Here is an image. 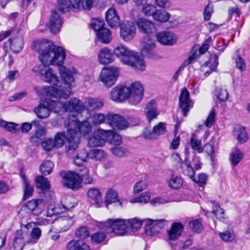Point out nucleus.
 Returning a JSON list of instances; mask_svg holds the SVG:
<instances>
[{
    "label": "nucleus",
    "mask_w": 250,
    "mask_h": 250,
    "mask_svg": "<svg viewBox=\"0 0 250 250\" xmlns=\"http://www.w3.org/2000/svg\"><path fill=\"white\" fill-rule=\"evenodd\" d=\"M74 222L72 217L62 216L58 217L55 221L57 230L60 232H64L69 229Z\"/></svg>",
    "instance_id": "19"
},
{
    "label": "nucleus",
    "mask_w": 250,
    "mask_h": 250,
    "mask_svg": "<svg viewBox=\"0 0 250 250\" xmlns=\"http://www.w3.org/2000/svg\"><path fill=\"white\" fill-rule=\"evenodd\" d=\"M42 235V230L38 227H35L32 229L30 233L31 240L28 241L29 243L34 244L37 243Z\"/></svg>",
    "instance_id": "53"
},
{
    "label": "nucleus",
    "mask_w": 250,
    "mask_h": 250,
    "mask_svg": "<svg viewBox=\"0 0 250 250\" xmlns=\"http://www.w3.org/2000/svg\"><path fill=\"white\" fill-rule=\"evenodd\" d=\"M34 112L37 116L41 119L48 118L50 114V110L47 105V101L44 104H40L37 107L34 109Z\"/></svg>",
    "instance_id": "28"
},
{
    "label": "nucleus",
    "mask_w": 250,
    "mask_h": 250,
    "mask_svg": "<svg viewBox=\"0 0 250 250\" xmlns=\"http://www.w3.org/2000/svg\"><path fill=\"white\" fill-rule=\"evenodd\" d=\"M89 157V152L85 149H83L79 152L74 158V163L77 166H81L85 163Z\"/></svg>",
    "instance_id": "39"
},
{
    "label": "nucleus",
    "mask_w": 250,
    "mask_h": 250,
    "mask_svg": "<svg viewBox=\"0 0 250 250\" xmlns=\"http://www.w3.org/2000/svg\"><path fill=\"white\" fill-rule=\"evenodd\" d=\"M111 135L112 130L98 129L88 139V145L90 147L102 146Z\"/></svg>",
    "instance_id": "9"
},
{
    "label": "nucleus",
    "mask_w": 250,
    "mask_h": 250,
    "mask_svg": "<svg viewBox=\"0 0 250 250\" xmlns=\"http://www.w3.org/2000/svg\"><path fill=\"white\" fill-rule=\"evenodd\" d=\"M183 184V180L180 175L172 173L167 181L168 186L172 189L180 188Z\"/></svg>",
    "instance_id": "29"
},
{
    "label": "nucleus",
    "mask_w": 250,
    "mask_h": 250,
    "mask_svg": "<svg viewBox=\"0 0 250 250\" xmlns=\"http://www.w3.org/2000/svg\"><path fill=\"white\" fill-rule=\"evenodd\" d=\"M66 136L67 133L65 134L62 132H58L56 134L54 140H53L56 148H60L63 145L65 138L67 141Z\"/></svg>",
    "instance_id": "50"
},
{
    "label": "nucleus",
    "mask_w": 250,
    "mask_h": 250,
    "mask_svg": "<svg viewBox=\"0 0 250 250\" xmlns=\"http://www.w3.org/2000/svg\"><path fill=\"white\" fill-rule=\"evenodd\" d=\"M105 238V235L102 232H98L93 234L91 236V241L95 243H100L103 242Z\"/></svg>",
    "instance_id": "61"
},
{
    "label": "nucleus",
    "mask_w": 250,
    "mask_h": 250,
    "mask_svg": "<svg viewBox=\"0 0 250 250\" xmlns=\"http://www.w3.org/2000/svg\"><path fill=\"white\" fill-rule=\"evenodd\" d=\"M132 57L133 58L131 57L126 64L134 68L135 69L144 71L146 69V65L143 58L138 53L136 52H134Z\"/></svg>",
    "instance_id": "26"
},
{
    "label": "nucleus",
    "mask_w": 250,
    "mask_h": 250,
    "mask_svg": "<svg viewBox=\"0 0 250 250\" xmlns=\"http://www.w3.org/2000/svg\"><path fill=\"white\" fill-rule=\"evenodd\" d=\"M98 62L101 64H107L113 62L114 55L107 47L101 49L97 55Z\"/></svg>",
    "instance_id": "25"
},
{
    "label": "nucleus",
    "mask_w": 250,
    "mask_h": 250,
    "mask_svg": "<svg viewBox=\"0 0 250 250\" xmlns=\"http://www.w3.org/2000/svg\"><path fill=\"white\" fill-rule=\"evenodd\" d=\"M126 219H109L103 223V229L108 233L114 232L116 235H126L129 231V227Z\"/></svg>",
    "instance_id": "6"
},
{
    "label": "nucleus",
    "mask_w": 250,
    "mask_h": 250,
    "mask_svg": "<svg viewBox=\"0 0 250 250\" xmlns=\"http://www.w3.org/2000/svg\"><path fill=\"white\" fill-rule=\"evenodd\" d=\"M105 19L108 25L112 28H118L121 25L119 16L114 8H110L106 11Z\"/></svg>",
    "instance_id": "24"
},
{
    "label": "nucleus",
    "mask_w": 250,
    "mask_h": 250,
    "mask_svg": "<svg viewBox=\"0 0 250 250\" xmlns=\"http://www.w3.org/2000/svg\"><path fill=\"white\" fill-rule=\"evenodd\" d=\"M234 135L236 137L237 140L240 144L246 142L249 136L247 133L245 128L241 126H238L235 128Z\"/></svg>",
    "instance_id": "36"
},
{
    "label": "nucleus",
    "mask_w": 250,
    "mask_h": 250,
    "mask_svg": "<svg viewBox=\"0 0 250 250\" xmlns=\"http://www.w3.org/2000/svg\"><path fill=\"white\" fill-rule=\"evenodd\" d=\"M183 229L184 226L181 223H173L170 229L167 231V239L169 242L171 243L178 239L181 236Z\"/></svg>",
    "instance_id": "22"
},
{
    "label": "nucleus",
    "mask_w": 250,
    "mask_h": 250,
    "mask_svg": "<svg viewBox=\"0 0 250 250\" xmlns=\"http://www.w3.org/2000/svg\"><path fill=\"white\" fill-rule=\"evenodd\" d=\"M143 92L141 83L135 82L129 86L121 85L113 88L110 93V98L113 101L122 103L129 98V103L136 105L142 100Z\"/></svg>",
    "instance_id": "4"
},
{
    "label": "nucleus",
    "mask_w": 250,
    "mask_h": 250,
    "mask_svg": "<svg viewBox=\"0 0 250 250\" xmlns=\"http://www.w3.org/2000/svg\"><path fill=\"white\" fill-rule=\"evenodd\" d=\"M136 33V26L132 21H127L120 26V36L125 42L132 40L135 37Z\"/></svg>",
    "instance_id": "12"
},
{
    "label": "nucleus",
    "mask_w": 250,
    "mask_h": 250,
    "mask_svg": "<svg viewBox=\"0 0 250 250\" xmlns=\"http://www.w3.org/2000/svg\"><path fill=\"white\" fill-rule=\"evenodd\" d=\"M126 224L129 227V230L136 231L139 229L142 225L143 221L137 218H133L126 220Z\"/></svg>",
    "instance_id": "43"
},
{
    "label": "nucleus",
    "mask_w": 250,
    "mask_h": 250,
    "mask_svg": "<svg viewBox=\"0 0 250 250\" xmlns=\"http://www.w3.org/2000/svg\"><path fill=\"white\" fill-rule=\"evenodd\" d=\"M33 48L39 53V59L45 64L59 65L65 58V51L62 47H56L46 39L34 41Z\"/></svg>",
    "instance_id": "3"
},
{
    "label": "nucleus",
    "mask_w": 250,
    "mask_h": 250,
    "mask_svg": "<svg viewBox=\"0 0 250 250\" xmlns=\"http://www.w3.org/2000/svg\"><path fill=\"white\" fill-rule=\"evenodd\" d=\"M152 130L156 139L159 136L166 132V125L163 123H159L153 127Z\"/></svg>",
    "instance_id": "55"
},
{
    "label": "nucleus",
    "mask_w": 250,
    "mask_h": 250,
    "mask_svg": "<svg viewBox=\"0 0 250 250\" xmlns=\"http://www.w3.org/2000/svg\"><path fill=\"white\" fill-rule=\"evenodd\" d=\"M9 42L10 44V49L13 52L17 53L22 49L23 42L21 37H18L12 39H10Z\"/></svg>",
    "instance_id": "35"
},
{
    "label": "nucleus",
    "mask_w": 250,
    "mask_h": 250,
    "mask_svg": "<svg viewBox=\"0 0 250 250\" xmlns=\"http://www.w3.org/2000/svg\"><path fill=\"white\" fill-rule=\"evenodd\" d=\"M21 176L24 185V196L25 198H27L32 194L34 191V188L30 185L24 174H22Z\"/></svg>",
    "instance_id": "44"
},
{
    "label": "nucleus",
    "mask_w": 250,
    "mask_h": 250,
    "mask_svg": "<svg viewBox=\"0 0 250 250\" xmlns=\"http://www.w3.org/2000/svg\"><path fill=\"white\" fill-rule=\"evenodd\" d=\"M65 250H90V247L83 241L73 239L67 243Z\"/></svg>",
    "instance_id": "27"
},
{
    "label": "nucleus",
    "mask_w": 250,
    "mask_h": 250,
    "mask_svg": "<svg viewBox=\"0 0 250 250\" xmlns=\"http://www.w3.org/2000/svg\"><path fill=\"white\" fill-rule=\"evenodd\" d=\"M136 24L139 31L148 36L155 31L154 23L146 19L140 18L138 19Z\"/></svg>",
    "instance_id": "20"
},
{
    "label": "nucleus",
    "mask_w": 250,
    "mask_h": 250,
    "mask_svg": "<svg viewBox=\"0 0 250 250\" xmlns=\"http://www.w3.org/2000/svg\"><path fill=\"white\" fill-rule=\"evenodd\" d=\"M62 21L59 14L56 11H52L48 23L46 24V27L50 32L53 34H57L62 26Z\"/></svg>",
    "instance_id": "14"
},
{
    "label": "nucleus",
    "mask_w": 250,
    "mask_h": 250,
    "mask_svg": "<svg viewBox=\"0 0 250 250\" xmlns=\"http://www.w3.org/2000/svg\"><path fill=\"white\" fill-rule=\"evenodd\" d=\"M54 167V164L50 161H44L41 165L40 171L44 175L50 174Z\"/></svg>",
    "instance_id": "48"
},
{
    "label": "nucleus",
    "mask_w": 250,
    "mask_h": 250,
    "mask_svg": "<svg viewBox=\"0 0 250 250\" xmlns=\"http://www.w3.org/2000/svg\"><path fill=\"white\" fill-rule=\"evenodd\" d=\"M215 95L220 101H226L229 98V93L227 89L222 87H218L216 89Z\"/></svg>",
    "instance_id": "52"
},
{
    "label": "nucleus",
    "mask_w": 250,
    "mask_h": 250,
    "mask_svg": "<svg viewBox=\"0 0 250 250\" xmlns=\"http://www.w3.org/2000/svg\"><path fill=\"white\" fill-rule=\"evenodd\" d=\"M189 226L193 231L199 233L203 230V226L199 219L192 220L189 223Z\"/></svg>",
    "instance_id": "56"
},
{
    "label": "nucleus",
    "mask_w": 250,
    "mask_h": 250,
    "mask_svg": "<svg viewBox=\"0 0 250 250\" xmlns=\"http://www.w3.org/2000/svg\"><path fill=\"white\" fill-rule=\"evenodd\" d=\"M212 213L218 219L221 220L224 219V210L219 206L215 205L213 207Z\"/></svg>",
    "instance_id": "64"
},
{
    "label": "nucleus",
    "mask_w": 250,
    "mask_h": 250,
    "mask_svg": "<svg viewBox=\"0 0 250 250\" xmlns=\"http://www.w3.org/2000/svg\"><path fill=\"white\" fill-rule=\"evenodd\" d=\"M64 104L65 112L80 113L85 108L83 102L77 98H72Z\"/></svg>",
    "instance_id": "16"
},
{
    "label": "nucleus",
    "mask_w": 250,
    "mask_h": 250,
    "mask_svg": "<svg viewBox=\"0 0 250 250\" xmlns=\"http://www.w3.org/2000/svg\"><path fill=\"white\" fill-rule=\"evenodd\" d=\"M243 157V153L242 152L236 148L230 154V161L232 165L233 166H236L237 165L239 162L241 161Z\"/></svg>",
    "instance_id": "46"
},
{
    "label": "nucleus",
    "mask_w": 250,
    "mask_h": 250,
    "mask_svg": "<svg viewBox=\"0 0 250 250\" xmlns=\"http://www.w3.org/2000/svg\"><path fill=\"white\" fill-rule=\"evenodd\" d=\"M215 110L212 108L205 122V125L207 127H210L212 126L215 121Z\"/></svg>",
    "instance_id": "63"
},
{
    "label": "nucleus",
    "mask_w": 250,
    "mask_h": 250,
    "mask_svg": "<svg viewBox=\"0 0 250 250\" xmlns=\"http://www.w3.org/2000/svg\"><path fill=\"white\" fill-rule=\"evenodd\" d=\"M104 21L98 19H93L91 21V26L97 32L104 29Z\"/></svg>",
    "instance_id": "59"
},
{
    "label": "nucleus",
    "mask_w": 250,
    "mask_h": 250,
    "mask_svg": "<svg viewBox=\"0 0 250 250\" xmlns=\"http://www.w3.org/2000/svg\"><path fill=\"white\" fill-rule=\"evenodd\" d=\"M207 179L208 176L206 174L202 173L198 175L197 178H195L194 177L192 181L197 183L199 187L204 188L207 183Z\"/></svg>",
    "instance_id": "58"
},
{
    "label": "nucleus",
    "mask_w": 250,
    "mask_h": 250,
    "mask_svg": "<svg viewBox=\"0 0 250 250\" xmlns=\"http://www.w3.org/2000/svg\"><path fill=\"white\" fill-rule=\"evenodd\" d=\"M106 121L114 130H123L128 126V122L123 116L116 114H107Z\"/></svg>",
    "instance_id": "11"
},
{
    "label": "nucleus",
    "mask_w": 250,
    "mask_h": 250,
    "mask_svg": "<svg viewBox=\"0 0 250 250\" xmlns=\"http://www.w3.org/2000/svg\"><path fill=\"white\" fill-rule=\"evenodd\" d=\"M0 126L13 133H16L20 128L19 125L17 124L12 122L7 123L3 120H1L0 122Z\"/></svg>",
    "instance_id": "47"
},
{
    "label": "nucleus",
    "mask_w": 250,
    "mask_h": 250,
    "mask_svg": "<svg viewBox=\"0 0 250 250\" xmlns=\"http://www.w3.org/2000/svg\"><path fill=\"white\" fill-rule=\"evenodd\" d=\"M113 53L123 63L126 64L129 59L133 57L134 51L130 50L124 45H119L114 48Z\"/></svg>",
    "instance_id": "18"
},
{
    "label": "nucleus",
    "mask_w": 250,
    "mask_h": 250,
    "mask_svg": "<svg viewBox=\"0 0 250 250\" xmlns=\"http://www.w3.org/2000/svg\"><path fill=\"white\" fill-rule=\"evenodd\" d=\"M141 6H142L141 11L145 16L146 17L151 16L153 17V15H154L157 10V8L155 5L151 3H147L146 4L144 3Z\"/></svg>",
    "instance_id": "45"
},
{
    "label": "nucleus",
    "mask_w": 250,
    "mask_h": 250,
    "mask_svg": "<svg viewBox=\"0 0 250 250\" xmlns=\"http://www.w3.org/2000/svg\"><path fill=\"white\" fill-rule=\"evenodd\" d=\"M146 221L145 231L147 235L154 236L158 234L160 230L167 224V221L165 219H147L144 220Z\"/></svg>",
    "instance_id": "10"
},
{
    "label": "nucleus",
    "mask_w": 250,
    "mask_h": 250,
    "mask_svg": "<svg viewBox=\"0 0 250 250\" xmlns=\"http://www.w3.org/2000/svg\"><path fill=\"white\" fill-rule=\"evenodd\" d=\"M63 62L57 65L59 66V70L62 80L66 87L62 86L58 77L54 73L52 69L48 65L42 63L34 66L33 71L39 75L41 78L46 82L53 85L52 86H44L42 89L35 87V90L39 96L45 95L47 97H53L55 98L66 99L71 94V87L74 85L75 79L74 75L76 73V70L74 68L68 69L62 65Z\"/></svg>",
    "instance_id": "1"
},
{
    "label": "nucleus",
    "mask_w": 250,
    "mask_h": 250,
    "mask_svg": "<svg viewBox=\"0 0 250 250\" xmlns=\"http://www.w3.org/2000/svg\"><path fill=\"white\" fill-rule=\"evenodd\" d=\"M37 187L42 190L48 189L50 188V185L46 178L42 176H38L35 178Z\"/></svg>",
    "instance_id": "42"
},
{
    "label": "nucleus",
    "mask_w": 250,
    "mask_h": 250,
    "mask_svg": "<svg viewBox=\"0 0 250 250\" xmlns=\"http://www.w3.org/2000/svg\"><path fill=\"white\" fill-rule=\"evenodd\" d=\"M190 145L194 150L197 151L198 153H201L203 151L201 141L197 139L195 132L192 134L191 136Z\"/></svg>",
    "instance_id": "40"
},
{
    "label": "nucleus",
    "mask_w": 250,
    "mask_h": 250,
    "mask_svg": "<svg viewBox=\"0 0 250 250\" xmlns=\"http://www.w3.org/2000/svg\"><path fill=\"white\" fill-rule=\"evenodd\" d=\"M118 194L115 190L110 189H108L106 193L104 204L105 207L108 208L109 204L114 203L118 201Z\"/></svg>",
    "instance_id": "41"
},
{
    "label": "nucleus",
    "mask_w": 250,
    "mask_h": 250,
    "mask_svg": "<svg viewBox=\"0 0 250 250\" xmlns=\"http://www.w3.org/2000/svg\"><path fill=\"white\" fill-rule=\"evenodd\" d=\"M77 204L76 199L74 197L69 196L65 198L63 204L62 205V207L64 210H66L75 207Z\"/></svg>",
    "instance_id": "54"
},
{
    "label": "nucleus",
    "mask_w": 250,
    "mask_h": 250,
    "mask_svg": "<svg viewBox=\"0 0 250 250\" xmlns=\"http://www.w3.org/2000/svg\"><path fill=\"white\" fill-rule=\"evenodd\" d=\"M89 122L80 123L73 114L69 115L64 122V125L67 128L66 138L68 146L66 148V153L70 155L79 147L80 135L85 136L91 131Z\"/></svg>",
    "instance_id": "2"
},
{
    "label": "nucleus",
    "mask_w": 250,
    "mask_h": 250,
    "mask_svg": "<svg viewBox=\"0 0 250 250\" xmlns=\"http://www.w3.org/2000/svg\"><path fill=\"white\" fill-rule=\"evenodd\" d=\"M219 235L222 240L225 242H231L235 238L234 234L229 231L220 232Z\"/></svg>",
    "instance_id": "60"
},
{
    "label": "nucleus",
    "mask_w": 250,
    "mask_h": 250,
    "mask_svg": "<svg viewBox=\"0 0 250 250\" xmlns=\"http://www.w3.org/2000/svg\"><path fill=\"white\" fill-rule=\"evenodd\" d=\"M88 120L93 125H99L106 120V116L102 113H95L91 114Z\"/></svg>",
    "instance_id": "33"
},
{
    "label": "nucleus",
    "mask_w": 250,
    "mask_h": 250,
    "mask_svg": "<svg viewBox=\"0 0 250 250\" xmlns=\"http://www.w3.org/2000/svg\"><path fill=\"white\" fill-rule=\"evenodd\" d=\"M47 105L50 111L55 113L65 112L64 104L57 101H47Z\"/></svg>",
    "instance_id": "32"
},
{
    "label": "nucleus",
    "mask_w": 250,
    "mask_h": 250,
    "mask_svg": "<svg viewBox=\"0 0 250 250\" xmlns=\"http://www.w3.org/2000/svg\"><path fill=\"white\" fill-rule=\"evenodd\" d=\"M87 195L88 201L96 208L102 207V198L101 193L97 188H91L88 190Z\"/></svg>",
    "instance_id": "23"
},
{
    "label": "nucleus",
    "mask_w": 250,
    "mask_h": 250,
    "mask_svg": "<svg viewBox=\"0 0 250 250\" xmlns=\"http://www.w3.org/2000/svg\"><path fill=\"white\" fill-rule=\"evenodd\" d=\"M155 47V43L152 41L149 36L145 38L142 42L141 53L149 58H154L155 53L154 49Z\"/></svg>",
    "instance_id": "21"
},
{
    "label": "nucleus",
    "mask_w": 250,
    "mask_h": 250,
    "mask_svg": "<svg viewBox=\"0 0 250 250\" xmlns=\"http://www.w3.org/2000/svg\"><path fill=\"white\" fill-rule=\"evenodd\" d=\"M155 37L157 41L164 45H171L175 44L177 41L175 35L170 31H165L158 33Z\"/></svg>",
    "instance_id": "17"
},
{
    "label": "nucleus",
    "mask_w": 250,
    "mask_h": 250,
    "mask_svg": "<svg viewBox=\"0 0 250 250\" xmlns=\"http://www.w3.org/2000/svg\"><path fill=\"white\" fill-rule=\"evenodd\" d=\"M119 75L120 69L117 67H105L101 71L99 80L102 82L104 86L110 87L114 84Z\"/></svg>",
    "instance_id": "8"
},
{
    "label": "nucleus",
    "mask_w": 250,
    "mask_h": 250,
    "mask_svg": "<svg viewBox=\"0 0 250 250\" xmlns=\"http://www.w3.org/2000/svg\"><path fill=\"white\" fill-rule=\"evenodd\" d=\"M42 203L41 199H33L29 201L25 206L22 207L19 212L21 215L24 216L26 213L31 212L33 214L38 215L42 212V209L38 208V206Z\"/></svg>",
    "instance_id": "15"
},
{
    "label": "nucleus",
    "mask_w": 250,
    "mask_h": 250,
    "mask_svg": "<svg viewBox=\"0 0 250 250\" xmlns=\"http://www.w3.org/2000/svg\"><path fill=\"white\" fill-rule=\"evenodd\" d=\"M43 148L46 151H50L53 148L55 147L53 140L52 139H46L42 144Z\"/></svg>",
    "instance_id": "62"
},
{
    "label": "nucleus",
    "mask_w": 250,
    "mask_h": 250,
    "mask_svg": "<svg viewBox=\"0 0 250 250\" xmlns=\"http://www.w3.org/2000/svg\"><path fill=\"white\" fill-rule=\"evenodd\" d=\"M56 7L62 13H67L71 11L89 10L90 7H86L83 0H56Z\"/></svg>",
    "instance_id": "7"
},
{
    "label": "nucleus",
    "mask_w": 250,
    "mask_h": 250,
    "mask_svg": "<svg viewBox=\"0 0 250 250\" xmlns=\"http://www.w3.org/2000/svg\"><path fill=\"white\" fill-rule=\"evenodd\" d=\"M85 104L89 109L96 110L102 107L104 104V102L100 99L87 98L85 100Z\"/></svg>",
    "instance_id": "34"
},
{
    "label": "nucleus",
    "mask_w": 250,
    "mask_h": 250,
    "mask_svg": "<svg viewBox=\"0 0 250 250\" xmlns=\"http://www.w3.org/2000/svg\"><path fill=\"white\" fill-rule=\"evenodd\" d=\"M89 231L87 227L82 226L79 227L75 231V236L80 239H85L89 236Z\"/></svg>",
    "instance_id": "51"
},
{
    "label": "nucleus",
    "mask_w": 250,
    "mask_h": 250,
    "mask_svg": "<svg viewBox=\"0 0 250 250\" xmlns=\"http://www.w3.org/2000/svg\"><path fill=\"white\" fill-rule=\"evenodd\" d=\"M60 175L63 186L73 190L78 189L82 182L87 184L93 182V178L89 176V171L86 167L83 168L79 174L71 171H62Z\"/></svg>",
    "instance_id": "5"
},
{
    "label": "nucleus",
    "mask_w": 250,
    "mask_h": 250,
    "mask_svg": "<svg viewBox=\"0 0 250 250\" xmlns=\"http://www.w3.org/2000/svg\"><path fill=\"white\" fill-rule=\"evenodd\" d=\"M179 107L185 116H187L188 111L193 107V102L190 99L189 92L186 88L182 89L179 98Z\"/></svg>",
    "instance_id": "13"
},
{
    "label": "nucleus",
    "mask_w": 250,
    "mask_h": 250,
    "mask_svg": "<svg viewBox=\"0 0 250 250\" xmlns=\"http://www.w3.org/2000/svg\"><path fill=\"white\" fill-rule=\"evenodd\" d=\"M98 40L104 43H109L112 39L111 34L107 28H104L97 33Z\"/></svg>",
    "instance_id": "37"
},
{
    "label": "nucleus",
    "mask_w": 250,
    "mask_h": 250,
    "mask_svg": "<svg viewBox=\"0 0 250 250\" xmlns=\"http://www.w3.org/2000/svg\"><path fill=\"white\" fill-rule=\"evenodd\" d=\"M24 234L21 229L18 230L14 238L13 247L16 250H22L24 246Z\"/></svg>",
    "instance_id": "30"
},
{
    "label": "nucleus",
    "mask_w": 250,
    "mask_h": 250,
    "mask_svg": "<svg viewBox=\"0 0 250 250\" xmlns=\"http://www.w3.org/2000/svg\"><path fill=\"white\" fill-rule=\"evenodd\" d=\"M170 15L165 10L157 9L154 15H153V19L154 21L160 22H166L170 18Z\"/></svg>",
    "instance_id": "38"
},
{
    "label": "nucleus",
    "mask_w": 250,
    "mask_h": 250,
    "mask_svg": "<svg viewBox=\"0 0 250 250\" xmlns=\"http://www.w3.org/2000/svg\"><path fill=\"white\" fill-rule=\"evenodd\" d=\"M145 112L147 120L149 122L156 118L159 113L153 102H150L147 104L145 109Z\"/></svg>",
    "instance_id": "31"
},
{
    "label": "nucleus",
    "mask_w": 250,
    "mask_h": 250,
    "mask_svg": "<svg viewBox=\"0 0 250 250\" xmlns=\"http://www.w3.org/2000/svg\"><path fill=\"white\" fill-rule=\"evenodd\" d=\"M106 156L104 151L100 149H92L89 152V157L96 160H102Z\"/></svg>",
    "instance_id": "49"
},
{
    "label": "nucleus",
    "mask_w": 250,
    "mask_h": 250,
    "mask_svg": "<svg viewBox=\"0 0 250 250\" xmlns=\"http://www.w3.org/2000/svg\"><path fill=\"white\" fill-rule=\"evenodd\" d=\"M111 152L115 156L122 157L127 152L126 148L121 146H115L110 148Z\"/></svg>",
    "instance_id": "57"
}]
</instances>
